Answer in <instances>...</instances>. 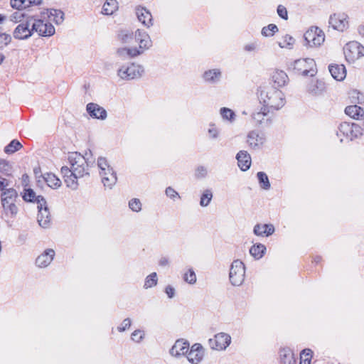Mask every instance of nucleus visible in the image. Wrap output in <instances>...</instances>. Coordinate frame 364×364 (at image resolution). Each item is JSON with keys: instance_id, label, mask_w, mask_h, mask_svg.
<instances>
[{"instance_id": "21", "label": "nucleus", "mask_w": 364, "mask_h": 364, "mask_svg": "<svg viewBox=\"0 0 364 364\" xmlns=\"http://www.w3.org/2000/svg\"><path fill=\"white\" fill-rule=\"evenodd\" d=\"M139 20L145 26H149L151 24L152 16L149 11L144 8H139L136 11Z\"/></svg>"}, {"instance_id": "39", "label": "nucleus", "mask_w": 364, "mask_h": 364, "mask_svg": "<svg viewBox=\"0 0 364 364\" xmlns=\"http://www.w3.org/2000/svg\"><path fill=\"white\" fill-rule=\"evenodd\" d=\"M98 164H99V166H100V168L101 169L100 172L108 171V168H110L109 165L107 164V161L105 160V159H103V158L99 159Z\"/></svg>"}, {"instance_id": "13", "label": "nucleus", "mask_w": 364, "mask_h": 364, "mask_svg": "<svg viewBox=\"0 0 364 364\" xmlns=\"http://www.w3.org/2000/svg\"><path fill=\"white\" fill-rule=\"evenodd\" d=\"M204 355V350L200 344L196 343L193 345L189 350L187 358L188 360L193 363L198 364L200 363Z\"/></svg>"}, {"instance_id": "8", "label": "nucleus", "mask_w": 364, "mask_h": 364, "mask_svg": "<svg viewBox=\"0 0 364 364\" xmlns=\"http://www.w3.org/2000/svg\"><path fill=\"white\" fill-rule=\"evenodd\" d=\"M245 277V267L242 262L235 261L230 272V279L232 284L240 285L242 283Z\"/></svg>"}, {"instance_id": "34", "label": "nucleus", "mask_w": 364, "mask_h": 364, "mask_svg": "<svg viewBox=\"0 0 364 364\" xmlns=\"http://www.w3.org/2000/svg\"><path fill=\"white\" fill-rule=\"evenodd\" d=\"M257 176L262 187L267 188L269 186V183L267 175L262 172H259L258 173Z\"/></svg>"}, {"instance_id": "30", "label": "nucleus", "mask_w": 364, "mask_h": 364, "mask_svg": "<svg viewBox=\"0 0 364 364\" xmlns=\"http://www.w3.org/2000/svg\"><path fill=\"white\" fill-rule=\"evenodd\" d=\"M294 43V40L290 36L286 35L282 36L279 41V45L282 48H289Z\"/></svg>"}, {"instance_id": "28", "label": "nucleus", "mask_w": 364, "mask_h": 364, "mask_svg": "<svg viewBox=\"0 0 364 364\" xmlns=\"http://www.w3.org/2000/svg\"><path fill=\"white\" fill-rule=\"evenodd\" d=\"M265 250H266V248L264 245H253L252 247V248L250 249V254L254 257H255L256 259H259L263 256Z\"/></svg>"}, {"instance_id": "18", "label": "nucleus", "mask_w": 364, "mask_h": 364, "mask_svg": "<svg viewBox=\"0 0 364 364\" xmlns=\"http://www.w3.org/2000/svg\"><path fill=\"white\" fill-rule=\"evenodd\" d=\"M87 110L91 117L97 119H105L107 116L106 111L101 107L95 104H89L87 106Z\"/></svg>"}, {"instance_id": "20", "label": "nucleus", "mask_w": 364, "mask_h": 364, "mask_svg": "<svg viewBox=\"0 0 364 364\" xmlns=\"http://www.w3.org/2000/svg\"><path fill=\"white\" fill-rule=\"evenodd\" d=\"M100 175L105 186L111 187L117 181V177L112 172V168H108V171L100 172Z\"/></svg>"}, {"instance_id": "38", "label": "nucleus", "mask_w": 364, "mask_h": 364, "mask_svg": "<svg viewBox=\"0 0 364 364\" xmlns=\"http://www.w3.org/2000/svg\"><path fill=\"white\" fill-rule=\"evenodd\" d=\"M184 279L189 282V283H194L196 280V274L195 273L191 271V270H189L184 276Z\"/></svg>"}, {"instance_id": "16", "label": "nucleus", "mask_w": 364, "mask_h": 364, "mask_svg": "<svg viewBox=\"0 0 364 364\" xmlns=\"http://www.w3.org/2000/svg\"><path fill=\"white\" fill-rule=\"evenodd\" d=\"M188 348L189 344L186 341L178 340L173 346L171 350V354L173 356L184 355L188 352Z\"/></svg>"}, {"instance_id": "37", "label": "nucleus", "mask_w": 364, "mask_h": 364, "mask_svg": "<svg viewBox=\"0 0 364 364\" xmlns=\"http://www.w3.org/2000/svg\"><path fill=\"white\" fill-rule=\"evenodd\" d=\"M284 359L283 360L284 364H295V360L291 352L288 351L284 355Z\"/></svg>"}, {"instance_id": "26", "label": "nucleus", "mask_w": 364, "mask_h": 364, "mask_svg": "<svg viewBox=\"0 0 364 364\" xmlns=\"http://www.w3.org/2000/svg\"><path fill=\"white\" fill-rule=\"evenodd\" d=\"M346 113L352 118L358 119L363 116V110L357 105H352L346 108Z\"/></svg>"}, {"instance_id": "14", "label": "nucleus", "mask_w": 364, "mask_h": 364, "mask_svg": "<svg viewBox=\"0 0 364 364\" xmlns=\"http://www.w3.org/2000/svg\"><path fill=\"white\" fill-rule=\"evenodd\" d=\"M28 22H23L20 23L14 31V36L17 39H26L31 36L32 29L29 27Z\"/></svg>"}, {"instance_id": "24", "label": "nucleus", "mask_w": 364, "mask_h": 364, "mask_svg": "<svg viewBox=\"0 0 364 364\" xmlns=\"http://www.w3.org/2000/svg\"><path fill=\"white\" fill-rule=\"evenodd\" d=\"M118 9V4L116 0H107L102 7V13L106 15H111Z\"/></svg>"}, {"instance_id": "15", "label": "nucleus", "mask_w": 364, "mask_h": 364, "mask_svg": "<svg viewBox=\"0 0 364 364\" xmlns=\"http://www.w3.org/2000/svg\"><path fill=\"white\" fill-rule=\"evenodd\" d=\"M43 0H11V6L18 10H23L31 6H39Z\"/></svg>"}, {"instance_id": "48", "label": "nucleus", "mask_w": 364, "mask_h": 364, "mask_svg": "<svg viewBox=\"0 0 364 364\" xmlns=\"http://www.w3.org/2000/svg\"><path fill=\"white\" fill-rule=\"evenodd\" d=\"M9 186L7 180L0 178V191L3 190L4 188Z\"/></svg>"}, {"instance_id": "19", "label": "nucleus", "mask_w": 364, "mask_h": 364, "mask_svg": "<svg viewBox=\"0 0 364 364\" xmlns=\"http://www.w3.org/2000/svg\"><path fill=\"white\" fill-rule=\"evenodd\" d=\"M238 166L242 171L247 170L251 165V159L250 156L244 151H240L237 156Z\"/></svg>"}, {"instance_id": "22", "label": "nucleus", "mask_w": 364, "mask_h": 364, "mask_svg": "<svg viewBox=\"0 0 364 364\" xmlns=\"http://www.w3.org/2000/svg\"><path fill=\"white\" fill-rule=\"evenodd\" d=\"M54 252L51 250L46 251L44 254L40 255L36 259V264L38 267H46L50 263L53 258Z\"/></svg>"}, {"instance_id": "31", "label": "nucleus", "mask_w": 364, "mask_h": 364, "mask_svg": "<svg viewBox=\"0 0 364 364\" xmlns=\"http://www.w3.org/2000/svg\"><path fill=\"white\" fill-rule=\"evenodd\" d=\"M21 148V144L18 141H12L6 148V153H14Z\"/></svg>"}, {"instance_id": "4", "label": "nucleus", "mask_w": 364, "mask_h": 364, "mask_svg": "<svg viewBox=\"0 0 364 364\" xmlns=\"http://www.w3.org/2000/svg\"><path fill=\"white\" fill-rule=\"evenodd\" d=\"M328 23L333 30L343 32L349 28L350 18L347 14L336 11L330 16Z\"/></svg>"}, {"instance_id": "33", "label": "nucleus", "mask_w": 364, "mask_h": 364, "mask_svg": "<svg viewBox=\"0 0 364 364\" xmlns=\"http://www.w3.org/2000/svg\"><path fill=\"white\" fill-rule=\"evenodd\" d=\"M278 31L277 27L274 24H269L262 29V34L265 36H271Z\"/></svg>"}, {"instance_id": "1", "label": "nucleus", "mask_w": 364, "mask_h": 364, "mask_svg": "<svg viewBox=\"0 0 364 364\" xmlns=\"http://www.w3.org/2000/svg\"><path fill=\"white\" fill-rule=\"evenodd\" d=\"M87 163L85 158L77 152L70 153L68 156L67 165L61 168L68 186L75 188V179L87 173Z\"/></svg>"}, {"instance_id": "11", "label": "nucleus", "mask_w": 364, "mask_h": 364, "mask_svg": "<svg viewBox=\"0 0 364 364\" xmlns=\"http://www.w3.org/2000/svg\"><path fill=\"white\" fill-rule=\"evenodd\" d=\"M294 68L301 74L311 75L314 72L315 62L312 59H302L296 61Z\"/></svg>"}, {"instance_id": "44", "label": "nucleus", "mask_w": 364, "mask_h": 364, "mask_svg": "<svg viewBox=\"0 0 364 364\" xmlns=\"http://www.w3.org/2000/svg\"><path fill=\"white\" fill-rule=\"evenodd\" d=\"M218 75L215 71H209L205 74V77L207 80H212Z\"/></svg>"}, {"instance_id": "27", "label": "nucleus", "mask_w": 364, "mask_h": 364, "mask_svg": "<svg viewBox=\"0 0 364 364\" xmlns=\"http://www.w3.org/2000/svg\"><path fill=\"white\" fill-rule=\"evenodd\" d=\"M23 200L26 202H36L38 203V199H43L40 196H36L35 192L31 188H26L22 193Z\"/></svg>"}, {"instance_id": "50", "label": "nucleus", "mask_w": 364, "mask_h": 364, "mask_svg": "<svg viewBox=\"0 0 364 364\" xmlns=\"http://www.w3.org/2000/svg\"><path fill=\"white\" fill-rule=\"evenodd\" d=\"M123 323L124 325V327H129L130 326L129 320H124ZM124 328H124L122 330H124Z\"/></svg>"}, {"instance_id": "43", "label": "nucleus", "mask_w": 364, "mask_h": 364, "mask_svg": "<svg viewBox=\"0 0 364 364\" xmlns=\"http://www.w3.org/2000/svg\"><path fill=\"white\" fill-rule=\"evenodd\" d=\"M144 333L140 331H136L133 333L132 338L136 342H139L143 338Z\"/></svg>"}, {"instance_id": "41", "label": "nucleus", "mask_w": 364, "mask_h": 364, "mask_svg": "<svg viewBox=\"0 0 364 364\" xmlns=\"http://www.w3.org/2000/svg\"><path fill=\"white\" fill-rule=\"evenodd\" d=\"M212 198V194L210 193H205L203 195L200 199V205H207L210 201Z\"/></svg>"}, {"instance_id": "35", "label": "nucleus", "mask_w": 364, "mask_h": 364, "mask_svg": "<svg viewBox=\"0 0 364 364\" xmlns=\"http://www.w3.org/2000/svg\"><path fill=\"white\" fill-rule=\"evenodd\" d=\"M11 41L10 35L4 33H0V48L7 46Z\"/></svg>"}, {"instance_id": "5", "label": "nucleus", "mask_w": 364, "mask_h": 364, "mask_svg": "<svg viewBox=\"0 0 364 364\" xmlns=\"http://www.w3.org/2000/svg\"><path fill=\"white\" fill-rule=\"evenodd\" d=\"M343 53L348 62L354 63L364 56V47L356 41H351L346 45Z\"/></svg>"}, {"instance_id": "10", "label": "nucleus", "mask_w": 364, "mask_h": 364, "mask_svg": "<svg viewBox=\"0 0 364 364\" xmlns=\"http://www.w3.org/2000/svg\"><path fill=\"white\" fill-rule=\"evenodd\" d=\"M209 343L213 349L223 350L230 344V337L225 333H218L213 339H210Z\"/></svg>"}, {"instance_id": "12", "label": "nucleus", "mask_w": 364, "mask_h": 364, "mask_svg": "<svg viewBox=\"0 0 364 364\" xmlns=\"http://www.w3.org/2000/svg\"><path fill=\"white\" fill-rule=\"evenodd\" d=\"M142 70L140 66L136 65H130L127 67H122L119 71V75L122 79H133L140 76Z\"/></svg>"}, {"instance_id": "40", "label": "nucleus", "mask_w": 364, "mask_h": 364, "mask_svg": "<svg viewBox=\"0 0 364 364\" xmlns=\"http://www.w3.org/2000/svg\"><path fill=\"white\" fill-rule=\"evenodd\" d=\"M129 207L134 211H139L141 210V203L139 200L133 199L129 202Z\"/></svg>"}, {"instance_id": "45", "label": "nucleus", "mask_w": 364, "mask_h": 364, "mask_svg": "<svg viewBox=\"0 0 364 364\" xmlns=\"http://www.w3.org/2000/svg\"><path fill=\"white\" fill-rule=\"evenodd\" d=\"M222 114H223L224 118L231 119L232 115H233V113H232V112L230 109H223L222 110Z\"/></svg>"}, {"instance_id": "47", "label": "nucleus", "mask_w": 364, "mask_h": 364, "mask_svg": "<svg viewBox=\"0 0 364 364\" xmlns=\"http://www.w3.org/2000/svg\"><path fill=\"white\" fill-rule=\"evenodd\" d=\"M10 169L9 166L5 162H0V171H7Z\"/></svg>"}, {"instance_id": "52", "label": "nucleus", "mask_w": 364, "mask_h": 364, "mask_svg": "<svg viewBox=\"0 0 364 364\" xmlns=\"http://www.w3.org/2000/svg\"><path fill=\"white\" fill-rule=\"evenodd\" d=\"M3 60V57L0 55V62Z\"/></svg>"}, {"instance_id": "9", "label": "nucleus", "mask_w": 364, "mask_h": 364, "mask_svg": "<svg viewBox=\"0 0 364 364\" xmlns=\"http://www.w3.org/2000/svg\"><path fill=\"white\" fill-rule=\"evenodd\" d=\"M38 209L37 220L39 225L43 228L48 227L50 223V215L44 199L38 200Z\"/></svg>"}, {"instance_id": "25", "label": "nucleus", "mask_w": 364, "mask_h": 364, "mask_svg": "<svg viewBox=\"0 0 364 364\" xmlns=\"http://www.w3.org/2000/svg\"><path fill=\"white\" fill-rule=\"evenodd\" d=\"M254 232L257 235L268 236L274 232V228L270 225H258L255 228Z\"/></svg>"}, {"instance_id": "23", "label": "nucleus", "mask_w": 364, "mask_h": 364, "mask_svg": "<svg viewBox=\"0 0 364 364\" xmlns=\"http://www.w3.org/2000/svg\"><path fill=\"white\" fill-rule=\"evenodd\" d=\"M44 181L48 186L53 188H56L60 186V179L53 173H47L43 176Z\"/></svg>"}, {"instance_id": "29", "label": "nucleus", "mask_w": 364, "mask_h": 364, "mask_svg": "<svg viewBox=\"0 0 364 364\" xmlns=\"http://www.w3.org/2000/svg\"><path fill=\"white\" fill-rule=\"evenodd\" d=\"M312 351L309 349L304 350L300 355V364H311Z\"/></svg>"}, {"instance_id": "46", "label": "nucleus", "mask_w": 364, "mask_h": 364, "mask_svg": "<svg viewBox=\"0 0 364 364\" xmlns=\"http://www.w3.org/2000/svg\"><path fill=\"white\" fill-rule=\"evenodd\" d=\"M166 193L167 196H170L171 198H174L177 195L176 191L171 188H168L166 189Z\"/></svg>"}, {"instance_id": "51", "label": "nucleus", "mask_w": 364, "mask_h": 364, "mask_svg": "<svg viewBox=\"0 0 364 364\" xmlns=\"http://www.w3.org/2000/svg\"><path fill=\"white\" fill-rule=\"evenodd\" d=\"M4 20H5V16L0 14V24L2 23Z\"/></svg>"}, {"instance_id": "6", "label": "nucleus", "mask_w": 364, "mask_h": 364, "mask_svg": "<svg viewBox=\"0 0 364 364\" xmlns=\"http://www.w3.org/2000/svg\"><path fill=\"white\" fill-rule=\"evenodd\" d=\"M17 198V193L14 189L6 190L1 195V201L4 209L8 214H14L17 211L15 202Z\"/></svg>"}, {"instance_id": "7", "label": "nucleus", "mask_w": 364, "mask_h": 364, "mask_svg": "<svg viewBox=\"0 0 364 364\" xmlns=\"http://www.w3.org/2000/svg\"><path fill=\"white\" fill-rule=\"evenodd\" d=\"M307 44L311 47L318 46L324 41V34L318 28H309L304 35Z\"/></svg>"}, {"instance_id": "42", "label": "nucleus", "mask_w": 364, "mask_h": 364, "mask_svg": "<svg viewBox=\"0 0 364 364\" xmlns=\"http://www.w3.org/2000/svg\"><path fill=\"white\" fill-rule=\"evenodd\" d=\"M277 13L282 18H287V11L285 7L279 6L277 9Z\"/></svg>"}, {"instance_id": "2", "label": "nucleus", "mask_w": 364, "mask_h": 364, "mask_svg": "<svg viewBox=\"0 0 364 364\" xmlns=\"http://www.w3.org/2000/svg\"><path fill=\"white\" fill-rule=\"evenodd\" d=\"M63 14L59 10L46 9L41 13L40 18H34L33 30L42 36H50L55 33L51 22L60 23L63 21Z\"/></svg>"}, {"instance_id": "36", "label": "nucleus", "mask_w": 364, "mask_h": 364, "mask_svg": "<svg viewBox=\"0 0 364 364\" xmlns=\"http://www.w3.org/2000/svg\"><path fill=\"white\" fill-rule=\"evenodd\" d=\"M156 284V274H152L147 277L144 285L146 288H149V287H151L154 286Z\"/></svg>"}, {"instance_id": "32", "label": "nucleus", "mask_w": 364, "mask_h": 364, "mask_svg": "<svg viewBox=\"0 0 364 364\" xmlns=\"http://www.w3.org/2000/svg\"><path fill=\"white\" fill-rule=\"evenodd\" d=\"M287 77V75L282 71L277 72L273 75L274 82H277L279 85L285 83Z\"/></svg>"}, {"instance_id": "49", "label": "nucleus", "mask_w": 364, "mask_h": 364, "mask_svg": "<svg viewBox=\"0 0 364 364\" xmlns=\"http://www.w3.org/2000/svg\"><path fill=\"white\" fill-rule=\"evenodd\" d=\"M166 292L168 294V297L171 298L173 296L174 290L171 287H167L166 289Z\"/></svg>"}, {"instance_id": "17", "label": "nucleus", "mask_w": 364, "mask_h": 364, "mask_svg": "<svg viewBox=\"0 0 364 364\" xmlns=\"http://www.w3.org/2000/svg\"><path fill=\"white\" fill-rule=\"evenodd\" d=\"M332 77L337 80H343L346 76V70L343 65L334 64L329 67Z\"/></svg>"}, {"instance_id": "3", "label": "nucleus", "mask_w": 364, "mask_h": 364, "mask_svg": "<svg viewBox=\"0 0 364 364\" xmlns=\"http://www.w3.org/2000/svg\"><path fill=\"white\" fill-rule=\"evenodd\" d=\"M120 43L121 46L119 51L122 55L125 53L130 56L137 55L150 46L149 36L140 31L136 33L134 36L129 35L121 36Z\"/></svg>"}]
</instances>
